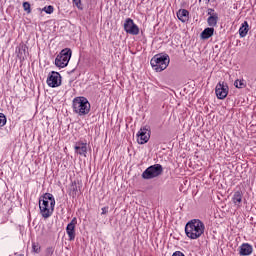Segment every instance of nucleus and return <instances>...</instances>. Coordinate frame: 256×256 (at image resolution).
<instances>
[{
    "label": "nucleus",
    "instance_id": "0eeeda50",
    "mask_svg": "<svg viewBox=\"0 0 256 256\" xmlns=\"http://www.w3.org/2000/svg\"><path fill=\"white\" fill-rule=\"evenodd\" d=\"M139 145H145L151 139V128L149 126L142 127L136 134Z\"/></svg>",
    "mask_w": 256,
    "mask_h": 256
},
{
    "label": "nucleus",
    "instance_id": "9b49d317",
    "mask_svg": "<svg viewBox=\"0 0 256 256\" xmlns=\"http://www.w3.org/2000/svg\"><path fill=\"white\" fill-rule=\"evenodd\" d=\"M77 225V218L74 217L66 227V233L69 241H75V226Z\"/></svg>",
    "mask_w": 256,
    "mask_h": 256
},
{
    "label": "nucleus",
    "instance_id": "5701e85b",
    "mask_svg": "<svg viewBox=\"0 0 256 256\" xmlns=\"http://www.w3.org/2000/svg\"><path fill=\"white\" fill-rule=\"evenodd\" d=\"M32 250L34 253H41V246L39 244L33 242L32 243Z\"/></svg>",
    "mask_w": 256,
    "mask_h": 256
},
{
    "label": "nucleus",
    "instance_id": "4be33fe9",
    "mask_svg": "<svg viewBox=\"0 0 256 256\" xmlns=\"http://www.w3.org/2000/svg\"><path fill=\"white\" fill-rule=\"evenodd\" d=\"M22 7L26 13H31V4L29 2H23Z\"/></svg>",
    "mask_w": 256,
    "mask_h": 256
},
{
    "label": "nucleus",
    "instance_id": "9d476101",
    "mask_svg": "<svg viewBox=\"0 0 256 256\" xmlns=\"http://www.w3.org/2000/svg\"><path fill=\"white\" fill-rule=\"evenodd\" d=\"M124 31L128 33V35H138L139 34V26L135 24L133 19L127 18L124 22Z\"/></svg>",
    "mask_w": 256,
    "mask_h": 256
},
{
    "label": "nucleus",
    "instance_id": "b1692460",
    "mask_svg": "<svg viewBox=\"0 0 256 256\" xmlns=\"http://www.w3.org/2000/svg\"><path fill=\"white\" fill-rule=\"evenodd\" d=\"M234 85L235 87H237V89H243V87L245 86V84L243 83V81H239V80H236L234 82Z\"/></svg>",
    "mask_w": 256,
    "mask_h": 256
},
{
    "label": "nucleus",
    "instance_id": "393cba45",
    "mask_svg": "<svg viewBox=\"0 0 256 256\" xmlns=\"http://www.w3.org/2000/svg\"><path fill=\"white\" fill-rule=\"evenodd\" d=\"M107 213H109V207H108V206L103 207V208H102L101 215H107Z\"/></svg>",
    "mask_w": 256,
    "mask_h": 256
},
{
    "label": "nucleus",
    "instance_id": "f3484780",
    "mask_svg": "<svg viewBox=\"0 0 256 256\" xmlns=\"http://www.w3.org/2000/svg\"><path fill=\"white\" fill-rule=\"evenodd\" d=\"M247 33H249V23L247 21H244L239 28V35L241 38L247 37Z\"/></svg>",
    "mask_w": 256,
    "mask_h": 256
},
{
    "label": "nucleus",
    "instance_id": "2eb2a0df",
    "mask_svg": "<svg viewBox=\"0 0 256 256\" xmlns=\"http://www.w3.org/2000/svg\"><path fill=\"white\" fill-rule=\"evenodd\" d=\"M177 17L182 23H187L189 21V11L187 9H180L177 12Z\"/></svg>",
    "mask_w": 256,
    "mask_h": 256
},
{
    "label": "nucleus",
    "instance_id": "a878e982",
    "mask_svg": "<svg viewBox=\"0 0 256 256\" xmlns=\"http://www.w3.org/2000/svg\"><path fill=\"white\" fill-rule=\"evenodd\" d=\"M78 9H81V0H72Z\"/></svg>",
    "mask_w": 256,
    "mask_h": 256
},
{
    "label": "nucleus",
    "instance_id": "4468645a",
    "mask_svg": "<svg viewBox=\"0 0 256 256\" xmlns=\"http://www.w3.org/2000/svg\"><path fill=\"white\" fill-rule=\"evenodd\" d=\"M76 153L82 157H87V143L78 142L74 147Z\"/></svg>",
    "mask_w": 256,
    "mask_h": 256
},
{
    "label": "nucleus",
    "instance_id": "aec40b11",
    "mask_svg": "<svg viewBox=\"0 0 256 256\" xmlns=\"http://www.w3.org/2000/svg\"><path fill=\"white\" fill-rule=\"evenodd\" d=\"M7 125V116L4 113H0V127Z\"/></svg>",
    "mask_w": 256,
    "mask_h": 256
},
{
    "label": "nucleus",
    "instance_id": "6ab92c4d",
    "mask_svg": "<svg viewBox=\"0 0 256 256\" xmlns=\"http://www.w3.org/2000/svg\"><path fill=\"white\" fill-rule=\"evenodd\" d=\"M17 53H18V57L20 59H25V57H27V46H25V45L20 46L18 48Z\"/></svg>",
    "mask_w": 256,
    "mask_h": 256
},
{
    "label": "nucleus",
    "instance_id": "c756f323",
    "mask_svg": "<svg viewBox=\"0 0 256 256\" xmlns=\"http://www.w3.org/2000/svg\"><path fill=\"white\" fill-rule=\"evenodd\" d=\"M206 1V3H211V0H205Z\"/></svg>",
    "mask_w": 256,
    "mask_h": 256
},
{
    "label": "nucleus",
    "instance_id": "20e7f679",
    "mask_svg": "<svg viewBox=\"0 0 256 256\" xmlns=\"http://www.w3.org/2000/svg\"><path fill=\"white\" fill-rule=\"evenodd\" d=\"M169 63H171V58H169V54H156L151 60L150 65L154 71L157 73H161V71H165L167 67H169Z\"/></svg>",
    "mask_w": 256,
    "mask_h": 256
},
{
    "label": "nucleus",
    "instance_id": "1a4fd4ad",
    "mask_svg": "<svg viewBox=\"0 0 256 256\" xmlns=\"http://www.w3.org/2000/svg\"><path fill=\"white\" fill-rule=\"evenodd\" d=\"M217 99H225L229 95V86L225 82H219L215 88Z\"/></svg>",
    "mask_w": 256,
    "mask_h": 256
},
{
    "label": "nucleus",
    "instance_id": "bb28decb",
    "mask_svg": "<svg viewBox=\"0 0 256 256\" xmlns=\"http://www.w3.org/2000/svg\"><path fill=\"white\" fill-rule=\"evenodd\" d=\"M172 256H185V254L181 251H175Z\"/></svg>",
    "mask_w": 256,
    "mask_h": 256
},
{
    "label": "nucleus",
    "instance_id": "f257e3e1",
    "mask_svg": "<svg viewBox=\"0 0 256 256\" xmlns=\"http://www.w3.org/2000/svg\"><path fill=\"white\" fill-rule=\"evenodd\" d=\"M205 233V223L199 219H192L185 225V234L188 239L196 240Z\"/></svg>",
    "mask_w": 256,
    "mask_h": 256
},
{
    "label": "nucleus",
    "instance_id": "c85d7f7f",
    "mask_svg": "<svg viewBox=\"0 0 256 256\" xmlns=\"http://www.w3.org/2000/svg\"><path fill=\"white\" fill-rule=\"evenodd\" d=\"M16 256H23V254H18V253H15Z\"/></svg>",
    "mask_w": 256,
    "mask_h": 256
},
{
    "label": "nucleus",
    "instance_id": "412c9836",
    "mask_svg": "<svg viewBox=\"0 0 256 256\" xmlns=\"http://www.w3.org/2000/svg\"><path fill=\"white\" fill-rule=\"evenodd\" d=\"M44 13H47V15H51L53 11H55V8L52 5L46 6L42 9Z\"/></svg>",
    "mask_w": 256,
    "mask_h": 256
},
{
    "label": "nucleus",
    "instance_id": "f03ea898",
    "mask_svg": "<svg viewBox=\"0 0 256 256\" xmlns=\"http://www.w3.org/2000/svg\"><path fill=\"white\" fill-rule=\"evenodd\" d=\"M40 215L43 219H49L55 211V197L51 193H45L39 200Z\"/></svg>",
    "mask_w": 256,
    "mask_h": 256
},
{
    "label": "nucleus",
    "instance_id": "ddd939ff",
    "mask_svg": "<svg viewBox=\"0 0 256 256\" xmlns=\"http://www.w3.org/2000/svg\"><path fill=\"white\" fill-rule=\"evenodd\" d=\"M253 253V246L249 243H243L239 247V255L241 256H249Z\"/></svg>",
    "mask_w": 256,
    "mask_h": 256
},
{
    "label": "nucleus",
    "instance_id": "6e6552de",
    "mask_svg": "<svg viewBox=\"0 0 256 256\" xmlns=\"http://www.w3.org/2000/svg\"><path fill=\"white\" fill-rule=\"evenodd\" d=\"M48 87H61V74L56 71H52L46 80Z\"/></svg>",
    "mask_w": 256,
    "mask_h": 256
},
{
    "label": "nucleus",
    "instance_id": "7ed1b4c3",
    "mask_svg": "<svg viewBox=\"0 0 256 256\" xmlns=\"http://www.w3.org/2000/svg\"><path fill=\"white\" fill-rule=\"evenodd\" d=\"M72 109L79 117H85L91 111V103L86 97L78 96L72 101Z\"/></svg>",
    "mask_w": 256,
    "mask_h": 256
},
{
    "label": "nucleus",
    "instance_id": "a211bd4d",
    "mask_svg": "<svg viewBox=\"0 0 256 256\" xmlns=\"http://www.w3.org/2000/svg\"><path fill=\"white\" fill-rule=\"evenodd\" d=\"M219 21V14H212L211 16L208 17L207 23L209 27H217V22Z\"/></svg>",
    "mask_w": 256,
    "mask_h": 256
},
{
    "label": "nucleus",
    "instance_id": "dca6fc26",
    "mask_svg": "<svg viewBox=\"0 0 256 256\" xmlns=\"http://www.w3.org/2000/svg\"><path fill=\"white\" fill-rule=\"evenodd\" d=\"M214 33L215 28L208 27L201 32L200 37L201 39H210V37H213Z\"/></svg>",
    "mask_w": 256,
    "mask_h": 256
},
{
    "label": "nucleus",
    "instance_id": "423d86ee",
    "mask_svg": "<svg viewBox=\"0 0 256 256\" xmlns=\"http://www.w3.org/2000/svg\"><path fill=\"white\" fill-rule=\"evenodd\" d=\"M160 175H163V166L161 164H154L149 166L143 173H142V179H155L156 177H159Z\"/></svg>",
    "mask_w": 256,
    "mask_h": 256
},
{
    "label": "nucleus",
    "instance_id": "39448f33",
    "mask_svg": "<svg viewBox=\"0 0 256 256\" xmlns=\"http://www.w3.org/2000/svg\"><path fill=\"white\" fill-rule=\"evenodd\" d=\"M71 55H73V51H71L70 48L61 50L55 59L56 67H59L60 69L67 67V65H69V61H71Z\"/></svg>",
    "mask_w": 256,
    "mask_h": 256
},
{
    "label": "nucleus",
    "instance_id": "f8f14e48",
    "mask_svg": "<svg viewBox=\"0 0 256 256\" xmlns=\"http://www.w3.org/2000/svg\"><path fill=\"white\" fill-rule=\"evenodd\" d=\"M232 203L237 207V209H240L242 203H243V191L237 190L234 192L232 196Z\"/></svg>",
    "mask_w": 256,
    "mask_h": 256
},
{
    "label": "nucleus",
    "instance_id": "cd10ccee",
    "mask_svg": "<svg viewBox=\"0 0 256 256\" xmlns=\"http://www.w3.org/2000/svg\"><path fill=\"white\" fill-rule=\"evenodd\" d=\"M207 13H208V15L211 17V15L215 14V9H213V8H208Z\"/></svg>",
    "mask_w": 256,
    "mask_h": 256
}]
</instances>
